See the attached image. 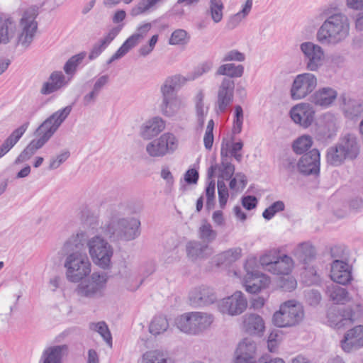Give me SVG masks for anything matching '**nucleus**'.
<instances>
[{"label": "nucleus", "instance_id": "4d7b16f0", "mask_svg": "<svg viewBox=\"0 0 363 363\" xmlns=\"http://www.w3.org/2000/svg\"><path fill=\"white\" fill-rule=\"evenodd\" d=\"M281 166L288 172L293 173L297 169L296 160L292 156L286 155L281 160Z\"/></svg>", "mask_w": 363, "mask_h": 363}, {"label": "nucleus", "instance_id": "49530a36", "mask_svg": "<svg viewBox=\"0 0 363 363\" xmlns=\"http://www.w3.org/2000/svg\"><path fill=\"white\" fill-rule=\"evenodd\" d=\"M199 238L206 242V244L213 242L216 236L217 233L213 230L212 226L210 223H204L200 228L199 230Z\"/></svg>", "mask_w": 363, "mask_h": 363}, {"label": "nucleus", "instance_id": "9b49d317", "mask_svg": "<svg viewBox=\"0 0 363 363\" xmlns=\"http://www.w3.org/2000/svg\"><path fill=\"white\" fill-rule=\"evenodd\" d=\"M255 260L248 259L244 265L246 275L244 278V286L245 290L250 294H256L262 289L266 288L270 283L269 278L264 274L255 269Z\"/></svg>", "mask_w": 363, "mask_h": 363}, {"label": "nucleus", "instance_id": "774afa93", "mask_svg": "<svg viewBox=\"0 0 363 363\" xmlns=\"http://www.w3.org/2000/svg\"><path fill=\"white\" fill-rule=\"evenodd\" d=\"M257 363H285L281 358H272L269 354L262 355L259 358Z\"/></svg>", "mask_w": 363, "mask_h": 363}, {"label": "nucleus", "instance_id": "39448f33", "mask_svg": "<svg viewBox=\"0 0 363 363\" xmlns=\"http://www.w3.org/2000/svg\"><path fill=\"white\" fill-rule=\"evenodd\" d=\"M102 231L112 242L131 241L140 235V221L133 217L112 219Z\"/></svg>", "mask_w": 363, "mask_h": 363}, {"label": "nucleus", "instance_id": "dca6fc26", "mask_svg": "<svg viewBox=\"0 0 363 363\" xmlns=\"http://www.w3.org/2000/svg\"><path fill=\"white\" fill-rule=\"evenodd\" d=\"M337 132V119L333 114H325L315 128V137L318 141L328 144L335 138Z\"/></svg>", "mask_w": 363, "mask_h": 363}, {"label": "nucleus", "instance_id": "a19ab883", "mask_svg": "<svg viewBox=\"0 0 363 363\" xmlns=\"http://www.w3.org/2000/svg\"><path fill=\"white\" fill-rule=\"evenodd\" d=\"M224 5L222 0H210L208 12L213 21L218 23L223 19Z\"/></svg>", "mask_w": 363, "mask_h": 363}, {"label": "nucleus", "instance_id": "f257e3e1", "mask_svg": "<svg viewBox=\"0 0 363 363\" xmlns=\"http://www.w3.org/2000/svg\"><path fill=\"white\" fill-rule=\"evenodd\" d=\"M87 238L86 233L80 230L69 238L62 248V255L66 256V277L71 282H79L91 272V264L84 252Z\"/></svg>", "mask_w": 363, "mask_h": 363}, {"label": "nucleus", "instance_id": "e2e57ef3", "mask_svg": "<svg viewBox=\"0 0 363 363\" xmlns=\"http://www.w3.org/2000/svg\"><path fill=\"white\" fill-rule=\"evenodd\" d=\"M241 203L246 210L251 211L256 208L257 205V199L255 196H243L241 199Z\"/></svg>", "mask_w": 363, "mask_h": 363}, {"label": "nucleus", "instance_id": "473e14b6", "mask_svg": "<svg viewBox=\"0 0 363 363\" xmlns=\"http://www.w3.org/2000/svg\"><path fill=\"white\" fill-rule=\"evenodd\" d=\"M326 294L330 299L337 304H345L349 301V294L347 289L335 282L327 286Z\"/></svg>", "mask_w": 363, "mask_h": 363}, {"label": "nucleus", "instance_id": "a878e982", "mask_svg": "<svg viewBox=\"0 0 363 363\" xmlns=\"http://www.w3.org/2000/svg\"><path fill=\"white\" fill-rule=\"evenodd\" d=\"M338 147L342 149L348 160L355 159L359 153V145L354 134L347 133L340 138Z\"/></svg>", "mask_w": 363, "mask_h": 363}, {"label": "nucleus", "instance_id": "680f3d73", "mask_svg": "<svg viewBox=\"0 0 363 363\" xmlns=\"http://www.w3.org/2000/svg\"><path fill=\"white\" fill-rule=\"evenodd\" d=\"M348 254V250L343 245H335L330 248V255L335 259L345 258Z\"/></svg>", "mask_w": 363, "mask_h": 363}, {"label": "nucleus", "instance_id": "69168bd1", "mask_svg": "<svg viewBox=\"0 0 363 363\" xmlns=\"http://www.w3.org/2000/svg\"><path fill=\"white\" fill-rule=\"evenodd\" d=\"M49 79L60 89L65 84V77L62 72H53Z\"/></svg>", "mask_w": 363, "mask_h": 363}, {"label": "nucleus", "instance_id": "ea45409f", "mask_svg": "<svg viewBox=\"0 0 363 363\" xmlns=\"http://www.w3.org/2000/svg\"><path fill=\"white\" fill-rule=\"evenodd\" d=\"M168 327L169 323L164 316H155L150 324L149 331L151 334L157 335L166 331Z\"/></svg>", "mask_w": 363, "mask_h": 363}, {"label": "nucleus", "instance_id": "3c124183", "mask_svg": "<svg viewBox=\"0 0 363 363\" xmlns=\"http://www.w3.org/2000/svg\"><path fill=\"white\" fill-rule=\"evenodd\" d=\"M241 251L242 250L240 247L230 249L221 255L220 259H223L226 264L234 262L240 257Z\"/></svg>", "mask_w": 363, "mask_h": 363}, {"label": "nucleus", "instance_id": "4c0bfd02", "mask_svg": "<svg viewBox=\"0 0 363 363\" xmlns=\"http://www.w3.org/2000/svg\"><path fill=\"white\" fill-rule=\"evenodd\" d=\"M252 7V0H247L240 11L232 16L227 23V28L233 30L236 28L241 21L250 12Z\"/></svg>", "mask_w": 363, "mask_h": 363}, {"label": "nucleus", "instance_id": "8fccbe9b", "mask_svg": "<svg viewBox=\"0 0 363 363\" xmlns=\"http://www.w3.org/2000/svg\"><path fill=\"white\" fill-rule=\"evenodd\" d=\"M218 170L220 174L218 178L225 180H229L231 179L235 173V166L230 162H223L220 163Z\"/></svg>", "mask_w": 363, "mask_h": 363}, {"label": "nucleus", "instance_id": "09e8293b", "mask_svg": "<svg viewBox=\"0 0 363 363\" xmlns=\"http://www.w3.org/2000/svg\"><path fill=\"white\" fill-rule=\"evenodd\" d=\"M285 205L283 201H275L263 211L262 216L264 219L269 220L277 213L283 211Z\"/></svg>", "mask_w": 363, "mask_h": 363}, {"label": "nucleus", "instance_id": "ddd939ff", "mask_svg": "<svg viewBox=\"0 0 363 363\" xmlns=\"http://www.w3.org/2000/svg\"><path fill=\"white\" fill-rule=\"evenodd\" d=\"M316 86L317 78L313 74H298L294 79L291 87V97L294 100L302 99L311 94Z\"/></svg>", "mask_w": 363, "mask_h": 363}, {"label": "nucleus", "instance_id": "c85d7f7f", "mask_svg": "<svg viewBox=\"0 0 363 363\" xmlns=\"http://www.w3.org/2000/svg\"><path fill=\"white\" fill-rule=\"evenodd\" d=\"M342 260L340 259H335L333 262L331 264L330 278L335 283L347 285L350 283L352 279V270H337V269H340L343 267V265H342Z\"/></svg>", "mask_w": 363, "mask_h": 363}, {"label": "nucleus", "instance_id": "0e129e2a", "mask_svg": "<svg viewBox=\"0 0 363 363\" xmlns=\"http://www.w3.org/2000/svg\"><path fill=\"white\" fill-rule=\"evenodd\" d=\"M199 178V172L196 169H189L184 174V181L188 184H196Z\"/></svg>", "mask_w": 363, "mask_h": 363}, {"label": "nucleus", "instance_id": "5701e85b", "mask_svg": "<svg viewBox=\"0 0 363 363\" xmlns=\"http://www.w3.org/2000/svg\"><path fill=\"white\" fill-rule=\"evenodd\" d=\"M340 107L344 116L350 120H357L363 114V101L351 98L347 94L340 96Z\"/></svg>", "mask_w": 363, "mask_h": 363}, {"label": "nucleus", "instance_id": "13d9d810", "mask_svg": "<svg viewBox=\"0 0 363 363\" xmlns=\"http://www.w3.org/2000/svg\"><path fill=\"white\" fill-rule=\"evenodd\" d=\"M245 60V55L244 53L237 50H232L228 52L223 57L222 61L223 62H228V61H238V62H243Z\"/></svg>", "mask_w": 363, "mask_h": 363}, {"label": "nucleus", "instance_id": "de8ad7c7", "mask_svg": "<svg viewBox=\"0 0 363 363\" xmlns=\"http://www.w3.org/2000/svg\"><path fill=\"white\" fill-rule=\"evenodd\" d=\"M190 39L188 33L184 29H177L171 35L169 40L170 45H185Z\"/></svg>", "mask_w": 363, "mask_h": 363}, {"label": "nucleus", "instance_id": "a18cd8bd", "mask_svg": "<svg viewBox=\"0 0 363 363\" xmlns=\"http://www.w3.org/2000/svg\"><path fill=\"white\" fill-rule=\"evenodd\" d=\"M144 363H168L167 354L160 350H152L143 354Z\"/></svg>", "mask_w": 363, "mask_h": 363}, {"label": "nucleus", "instance_id": "a211bd4d", "mask_svg": "<svg viewBox=\"0 0 363 363\" xmlns=\"http://www.w3.org/2000/svg\"><path fill=\"white\" fill-rule=\"evenodd\" d=\"M189 300L190 305L193 307H201L216 302L217 296L213 288L201 285L189 291Z\"/></svg>", "mask_w": 363, "mask_h": 363}, {"label": "nucleus", "instance_id": "f704fd0d", "mask_svg": "<svg viewBox=\"0 0 363 363\" xmlns=\"http://www.w3.org/2000/svg\"><path fill=\"white\" fill-rule=\"evenodd\" d=\"M244 325L246 331L250 334L262 333L264 329L262 318L257 314H247L245 316Z\"/></svg>", "mask_w": 363, "mask_h": 363}, {"label": "nucleus", "instance_id": "37998d69", "mask_svg": "<svg viewBox=\"0 0 363 363\" xmlns=\"http://www.w3.org/2000/svg\"><path fill=\"white\" fill-rule=\"evenodd\" d=\"M243 124V110L241 106H235L233 126L232 128L233 135L230 138L231 141L235 140V135L239 134L242 131Z\"/></svg>", "mask_w": 363, "mask_h": 363}, {"label": "nucleus", "instance_id": "f03ea898", "mask_svg": "<svg viewBox=\"0 0 363 363\" xmlns=\"http://www.w3.org/2000/svg\"><path fill=\"white\" fill-rule=\"evenodd\" d=\"M37 16L35 9L25 11L19 21L21 31L16 35L17 21L11 16L0 15V44H8L14 39L15 47L21 45L28 48L33 41L38 29Z\"/></svg>", "mask_w": 363, "mask_h": 363}, {"label": "nucleus", "instance_id": "bf43d9fd", "mask_svg": "<svg viewBox=\"0 0 363 363\" xmlns=\"http://www.w3.org/2000/svg\"><path fill=\"white\" fill-rule=\"evenodd\" d=\"M213 67V62L211 60L206 61L198 66L194 72L193 79L208 72Z\"/></svg>", "mask_w": 363, "mask_h": 363}, {"label": "nucleus", "instance_id": "cd10ccee", "mask_svg": "<svg viewBox=\"0 0 363 363\" xmlns=\"http://www.w3.org/2000/svg\"><path fill=\"white\" fill-rule=\"evenodd\" d=\"M165 127L164 121L160 117H154L141 126L140 135L145 140H150L161 133Z\"/></svg>", "mask_w": 363, "mask_h": 363}, {"label": "nucleus", "instance_id": "aec40b11", "mask_svg": "<svg viewBox=\"0 0 363 363\" xmlns=\"http://www.w3.org/2000/svg\"><path fill=\"white\" fill-rule=\"evenodd\" d=\"M247 306V301L243 294L237 291L232 296L223 298L219 308L223 313L236 315L241 314L246 309Z\"/></svg>", "mask_w": 363, "mask_h": 363}, {"label": "nucleus", "instance_id": "b1692460", "mask_svg": "<svg viewBox=\"0 0 363 363\" xmlns=\"http://www.w3.org/2000/svg\"><path fill=\"white\" fill-rule=\"evenodd\" d=\"M256 348V343L253 340L243 339L235 350V363H256L254 359Z\"/></svg>", "mask_w": 363, "mask_h": 363}, {"label": "nucleus", "instance_id": "6e6552de", "mask_svg": "<svg viewBox=\"0 0 363 363\" xmlns=\"http://www.w3.org/2000/svg\"><path fill=\"white\" fill-rule=\"evenodd\" d=\"M302 306L295 301L290 300L280 306L279 310L272 318L274 325L278 328H288L298 325L303 318Z\"/></svg>", "mask_w": 363, "mask_h": 363}, {"label": "nucleus", "instance_id": "bb28decb", "mask_svg": "<svg viewBox=\"0 0 363 363\" xmlns=\"http://www.w3.org/2000/svg\"><path fill=\"white\" fill-rule=\"evenodd\" d=\"M337 96V91L330 87H323L310 96V101L316 106L328 107L333 103Z\"/></svg>", "mask_w": 363, "mask_h": 363}, {"label": "nucleus", "instance_id": "f8f14e48", "mask_svg": "<svg viewBox=\"0 0 363 363\" xmlns=\"http://www.w3.org/2000/svg\"><path fill=\"white\" fill-rule=\"evenodd\" d=\"M178 147V140L174 134L166 133L155 139L146 146L147 152L154 157L173 153Z\"/></svg>", "mask_w": 363, "mask_h": 363}, {"label": "nucleus", "instance_id": "6e6d98bb", "mask_svg": "<svg viewBox=\"0 0 363 363\" xmlns=\"http://www.w3.org/2000/svg\"><path fill=\"white\" fill-rule=\"evenodd\" d=\"M152 7L148 0H143L131 9L130 14L132 16H136L147 11Z\"/></svg>", "mask_w": 363, "mask_h": 363}, {"label": "nucleus", "instance_id": "423d86ee", "mask_svg": "<svg viewBox=\"0 0 363 363\" xmlns=\"http://www.w3.org/2000/svg\"><path fill=\"white\" fill-rule=\"evenodd\" d=\"M186 79L180 74H175L165 79L160 86L162 101L160 105L161 113L167 117L173 116L179 108L177 91Z\"/></svg>", "mask_w": 363, "mask_h": 363}, {"label": "nucleus", "instance_id": "2eb2a0df", "mask_svg": "<svg viewBox=\"0 0 363 363\" xmlns=\"http://www.w3.org/2000/svg\"><path fill=\"white\" fill-rule=\"evenodd\" d=\"M358 316V314L349 306L342 309H331L327 314L330 325L336 329L350 326L355 322Z\"/></svg>", "mask_w": 363, "mask_h": 363}, {"label": "nucleus", "instance_id": "0eeeda50", "mask_svg": "<svg viewBox=\"0 0 363 363\" xmlns=\"http://www.w3.org/2000/svg\"><path fill=\"white\" fill-rule=\"evenodd\" d=\"M211 315L201 312L186 313L175 320L177 327L182 332L190 335H198L213 323Z\"/></svg>", "mask_w": 363, "mask_h": 363}, {"label": "nucleus", "instance_id": "c756f323", "mask_svg": "<svg viewBox=\"0 0 363 363\" xmlns=\"http://www.w3.org/2000/svg\"><path fill=\"white\" fill-rule=\"evenodd\" d=\"M272 264L269 272L277 275H289L294 267L293 259L287 255L276 257Z\"/></svg>", "mask_w": 363, "mask_h": 363}, {"label": "nucleus", "instance_id": "6ab92c4d", "mask_svg": "<svg viewBox=\"0 0 363 363\" xmlns=\"http://www.w3.org/2000/svg\"><path fill=\"white\" fill-rule=\"evenodd\" d=\"M340 345L346 353H351L363 347V325H356L347 330Z\"/></svg>", "mask_w": 363, "mask_h": 363}, {"label": "nucleus", "instance_id": "f3484780", "mask_svg": "<svg viewBox=\"0 0 363 363\" xmlns=\"http://www.w3.org/2000/svg\"><path fill=\"white\" fill-rule=\"evenodd\" d=\"M320 154L314 148L303 154L297 162V169L303 175H318L320 172Z\"/></svg>", "mask_w": 363, "mask_h": 363}, {"label": "nucleus", "instance_id": "1a4fd4ad", "mask_svg": "<svg viewBox=\"0 0 363 363\" xmlns=\"http://www.w3.org/2000/svg\"><path fill=\"white\" fill-rule=\"evenodd\" d=\"M86 243L95 264L104 269H110L113 248L107 240L99 235H95L89 240H86Z\"/></svg>", "mask_w": 363, "mask_h": 363}, {"label": "nucleus", "instance_id": "58836bf2", "mask_svg": "<svg viewBox=\"0 0 363 363\" xmlns=\"http://www.w3.org/2000/svg\"><path fill=\"white\" fill-rule=\"evenodd\" d=\"M313 145L311 136L303 135L296 138L292 143V150L297 155H303Z\"/></svg>", "mask_w": 363, "mask_h": 363}, {"label": "nucleus", "instance_id": "4468645a", "mask_svg": "<svg viewBox=\"0 0 363 363\" xmlns=\"http://www.w3.org/2000/svg\"><path fill=\"white\" fill-rule=\"evenodd\" d=\"M300 49L303 54L304 62L308 70L317 71L323 65L324 51L320 45L307 41L301 44Z\"/></svg>", "mask_w": 363, "mask_h": 363}, {"label": "nucleus", "instance_id": "e433bc0d", "mask_svg": "<svg viewBox=\"0 0 363 363\" xmlns=\"http://www.w3.org/2000/svg\"><path fill=\"white\" fill-rule=\"evenodd\" d=\"M244 67L242 65H236L234 63H228L220 65L217 71V75H225L228 78H237L242 76Z\"/></svg>", "mask_w": 363, "mask_h": 363}, {"label": "nucleus", "instance_id": "9d476101", "mask_svg": "<svg viewBox=\"0 0 363 363\" xmlns=\"http://www.w3.org/2000/svg\"><path fill=\"white\" fill-rule=\"evenodd\" d=\"M108 276L106 272H94L86 279L80 281L77 288V294L89 298H99L104 296Z\"/></svg>", "mask_w": 363, "mask_h": 363}, {"label": "nucleus", "instance_id": "79ce46f5", "mask_svg": "<svg viewBox=\"0 0 363 363\" xmlns=\"http://www.w3.org/2000/svg\"><path fill=\"white\" fill-rule=\"evenodd\" d=\"M85 57V52H79L71 57L64 65L65 72L69 75L74 74L77 71L78 65L82 63Z\"/></svg>", "mask_w": 363, "mask_h": 363}, {"label": "nucleus", "instance_id": "20e7f679", "mask_svg": "<svg viewBox=\"0 0 363 363\" xmlns=\"http://www.w3.org/2000/svg\"><path fill=\"white\" fill-rule=\"evenodd\" d=\"M72 109V106H67L65 108L54 112L35 131L37 140H33L27 147L21 152L14 161L15 164H21L28 160L36 151L41 148L57 130L61 124L70 114Z\"/></svg>", "mask_w": 363, "mask_h": 363}, {"label": "nucleus", "instance_id": "412c9836", "mask_svg": "<svg viewBox=\"0 0 363 363\" xmlns=\"http://www.w3.org/2000/svg\"><path fill=\"white\" fill-rule=\"evenodd\" d=\"M235 82L229 78H223L218 87L216 106L220 113L226 111L234 99Z\"/></svg>", "mask_w": 363, "mask_h": 363}, {"label": "nucleus", "instance_id": "c03bdc74", "mask_svg": "<svg viewBox=\"0 0 363 363\" xmlns=\"http://www.w3.org/2000/svg\"><path fill=\"white\" fill-rule=\"evenodd\" d=\"M90 329L99 333L107 345L112 347V336L106 323L104 321L90 323Z\"/></svg>", "mask_w": 363, "mask_h": 363}, {"label": "nucleus", "instance_id": "7ed1b4c3", "mask_svg": "<svg viewBox=\"0 0 363 363\" xmlns=\"http://www.w3.org/2000/svg\"><path fill=\"white\" fill-rule=\"evenodd\" d=\"M318 18L323 21L316 33L317 40L322 45H337L344 41L350 34L347 16L337 11L336 7L323 9Z\"/></svg>", "mask_w": 363, "mask_h": 363}, {"label": "nucleus", "instance_id": "5fc2aeb1", "mask_svg": "<svg viewBox=\"0 0 363 363\" xmlns=\"http://www.w3.org/2000/svg\"><path fill=\"white\" fill-rule=\"evenodd\" d=\"M305 298L308 303L311 306H317L320 300V293L315 289H310L305 291Z\"/></svg>", "mask_w": 363, "mask_h": 363}, {"label": "nucleus", "instance_id": "4be33fe9", "mask_svg": "<svg viewBox=\"0 0 363 363\" xmlns=\"http://www.w3.org/2000/svg\"><path fill=\"white\" fill-rule=\"evenodd\" d=\"M315 111L308 103H301L291 108L290 116L293 121L303 128L309 127L314 120Z\"/></svg>", "mask_w": 363, "mask_h": 363}, {"label": "nucleus", "instance_id": "603ef678", "mask_svg": "<svg viewBox=\"0 0 363 363\" xmlns=\"http://www.w3.org/2000/svg\"><path fill=\"white\" fill-rule=\"evenodd\" d=\"M287 277H281L279 280V287L284 291H291L296 287V280L292 277L286 275Z\"/></svg>", "mask_w": 363, "mask_h": 363}, {"label": "nucleus", "instance_id": "864d4df0", "mask_svg": "<svg viewBox=\"0 0 363 363\" xmlns=\"http://www.w3.org/2000/svg\"><path fill=\"white\" fill-rule=\"evenodd\" d=\"M28 125L29 123L26 122L21 125L18 128L15 129L6 138L8 142H9L10 144H12L14 146L20 140V138L23 136V135L25 133L28 127Z\"/></svg>", "mask_w": 363, "mask_h": 363}, {"label": "nucleus", "instance_id": "c9c22d12", "mask_svg": "<svg viewBox=\"0 0 363 363\" xmlns=\"http://www.w3.org/2000/svg\"><path fill=\"white\" fill-rule=\"evenodd\" d=\"M325 157L328 164L334 167L340 166L348 160L342 149L338 147L337 143L327 150Z\"/></svg>", "mask_w": 363, "mask_h": 363}, {"label": "nucleus", "instance_id": "052dcab7", "mask_svg": "<svg viewBox=\"0 0 363 363\" xmlns=\"http://www.w3.org/2000/svg\"><path fill=\"white\" fill-rule=\"evenodd\" d=\"M70 153L68 150H65L59 155L57 156L56 158H52L50 160L49 169H57L62 163L66 161L69 157Z\"/></svg>", "mask_w": 363, "mask_h": 363}, {"label": "nucleus", "instance_id": "7c9ffc66", "mask_svg": "<svg viewBox=\"0 0 363 363\" xmlns=\"http://www.w3.org/2000/svg\"><path fill=\"white\" fill-rule=\"evenodd\" d=\"M315 247L308 242L301 243L294 250V256L300 263L304 265V269H306V265L315 259Z\"/></svg>", "mask_w": 363, "mask_h": 363}, {"label": "nucleus", "instance_id": "72a5a7b5", "mask_svg": "<svg viewBox=\"0 0 363 363\" xmlns=\"http://www.w3.org/2000/svg\"><path fill=\"white\" fill-rule=\"evenodd\" d=\"M186 252L189 257L192 259L203 258L211 254V249L208 244L198 241H190L186 244Z\"/></svg>", "mask_w": 363, "mask_h": 363}, {"label": "nucleus", "instance_id": "338daca9", "mask_svg": "<svg viewBox=\"0 0 363 363\" xmlns=\"http://www.w3.org/2000/svg\"><path fill=\"white\" fill-rule=\"evenodd\" d=\"M276 259V257L270 254H265L260 257L259 262L262 265L265 270L269 272V269L271 268V265Z\"/></svg>", "mask_w": 363, "mask_h": 363}, {"label": "nucleus", "instance_id": "2f4dec72", "mask_svg": "<svg viewBox=\"0 0 363 363\" xmlns=\"http://www.w3.org/2000/svg\"><path fill=\"white\" fill-rule=\"evenodd\" d=\"M121 30L120 28L116 27L112 28L107 35L100 40L95 43L91 50L89 59L93 60L98 57L112 40L117 36Z\"/></svg>", "mask_w": 363, "mask_h": 363}, {"label": "nucleus", "instance_id": "393cba45", "mask_svg": "<svg viewBox=\"0 0 363 363\" xmlns=\"http://www.w3.org/2000/svg\"><path fill=\"white\" fill-rule=\"evenodd\" d=\"M67 345H58L47 347L43 352L39 363H62V359L67 354Z\"/></svg>", "mask_w": 363, "mask_h": 363}]
</instances>
